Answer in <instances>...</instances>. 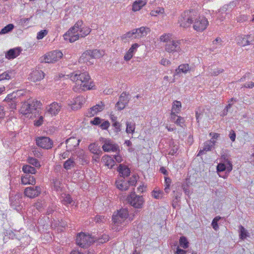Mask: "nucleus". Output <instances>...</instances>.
I'll return each instance as SVG.
<instances>
[{"instance_id":"f257e3e1","label":"nucleus","mask_w":254,"mask_h":254,"mask_svg":"<svg viewBox=\"0 0 254 254\" xmlns=\"http://www.w3.org/2000/svg\"><path fill=\"white\" fill-rule=\"evenodd\" d=\"M82 20L77 21L74 26L71 27L64 35V39L70 43L75 42L80 38H84L88 35L91 31L88 27H82Z\"/></svg>"},{"instance_id":"f03ea898","label":"nucleus","mask_w":254,"mask_h":254,"mask_svg":"<svg viewBox=\"0 0 254 254\" xmlns=\"http://www.w3.org/2000/svg\"><path fill=\"white\" fill-rule=\"evenodd\" d=\"M70 78L72 81L75 82L76 85L73 87L74 91H85L91 89L93 87L91 79L87 72L73 73L71 74Z\"/></svg>"},{"instance_id":"7ed1b4c3","label":"nucleus","mask_w":254,"mask_h":254,"mask_svg":"<svg viewBox=\"0 0 254 254\" xmlns=\"http://www.w3.org/2000/svg\"><path fill=\"white\" fill-rule=\"evenodd\" d=\"M41 106L40 101L38 100H32L29 98L27 101L22 103L20 109V112L23 115L32 114L35 112L37 108Z\"/></svg>"},{"instance_id":"20e7f679","label":"nucleus","mask_w":254,"mask_h":254,"mask_svg":"<svg viewBox=\"0 0 254 254\" xmlns=\"http://www.w3.org/2000/svg\"><path fill=\"white\" fill-rule=\"evenodd\" d=\"M194 19V14L192 11H186L179 17L178 23L180 26L187 28L190 26Z\"/></svg>"},{"instance_id":"39448f33","label":"nucleus","mask_w":254,"mask_h":254,"mask_svg":"<svg viewBox=\"0 0 254 254\" xmlns=\"http://www.w3.org/2000/svg\"><path fill=\"white\" fill-rule=\"evenodd\" d=\"M97 240L96 238L81 232L76 237V243L81 248H86Z\"/></svg>"},{"instance_id":"423d86ee","label":"nucleus","mask_w":254,"mask_h":254,"mask_svg":"<svg viewBox=\"0 0 254 254\" xmlns=\"http://www.w3.org/2000/svg\"><path fill=\"white\" fill-rule=\"evenodd\" d=\"M63 54L60 51L55 50L50 52L41 58V62L52 63L57 62L63 57Z\"/></svg>"},{"instance_id":"0eeeda50","label":"nucleus","mask_w":254,"mask_h":254,"mask_svg":"<svg viewBox=\"0 0 254 254\" xmlns=\"http://www.w3.org/2000/svg\"><path fill=\"white\" fill-rule=\"evenodd\" d=\"M128 203L135 208H142L144 202L142 196L137 195L134 192H131L127 197Z\"/></svg>"},{"instance_id":"6e6552de","label":"nucleus","mask_w":254,"mask_h":254,"mask_svg":"<svg viewBox=\"0 0 254 254\" xmlns=\"http://www.w3.org/2000/svg\"><path fill=\"white\" fill-rule=\"evenodd\" d=\"M192 23H193V28L195 30L201 32L206 28L208 24V21L205 17L199 16L196 18L194 17Z\"/></svg>"},{"instance_id":"1a4fd4ad","label":"nucleus","mask_w":254,"mask_h":254,"mask_svg":"<svg viewBox=\"0 0 254 254\" xmlns=\"http://www.w3.org/2000/svg\"><path fill=\"white\" fill-rule=\"evenodd\" d=\"M181 42V40H172L171 42L166 44L165 46L166 51L170 53L180 52Z\"/></svg>"},{"instance_id":"9d476101","label":"nucleus","mask_w":254,"mask_h":254,"mask_svg":"<svg viewBox=\"0 0 254 254\" xmlns=\"http://www.w3.org/2000/svg\"><path fill=\"white\" fill-rule=\"evenodd\" d=\"M37 145L44 149H49L53 146V141L48 137L42 136L36 139Z\"/></svg>"},{"instance_id":"9b49d317","label":"nucleus","mask_w":254,"mask_h":254,"mask_svg":"<svg viewBox=\"0 0 254 254\" xmlns=\"http://www.w3.org/2000/svg\"><path fill=\"white\" fill-rule=\"evenodd\" d=\"M41 190L40 186L29 187L25 189L24 193L25 196L30 198H33L41 193Z\"/></svg>"},{"instance_id":"f8f14e48","label":"nucleus","mask_w":254,"mask_h":254,"mask_svg":"<svg viewBox=\"0 0 254 254\" xmlns=\"http://www.w3.org/2000/svg\"><path fill=\"white\" fill-rule=\"evenodd\" d=\"M129 100L128 94L124 92L121 94L119 100L117 103L116 107L119 110H122L127 105Z\"/></svg>"},{"instance_id":"ddd939ff","label":"nucleus","mask_w":254,"mask_h":254,"mask_svg":"<svg viewBox=\"0 0 254 254\" xmlns=\"http://www.w3.org/2000/svg\"><path fill=\"white\" fill-rule=\"evenodd\" d=\"M80 142V139H77L74 137H71L66 139L65 143L66 144V149L68 151H72L78 146Z\"/></svg>"},{"instance_id":"4468645a","label":"nucleus","mask_w":254,"mask_h":254,"mask_svg":"<svg viewBox=\"0 0 254 254\" xmlns=\"http://www.w3.org/2000/svg\"><path fill=\"white\" fill-rule=\"evenodd\" d=\"M62 107L61 103L54 102L51 104L47 108V111L52 115L55 116L57 115L61 111Z\"/></svg>"},{"instance_id":"2eb2a0df","label":"nucleus","mask_w":254,"mask_h":254,"mask_svg":"<svg viewBox=\"0 0 254 254\" xmlns=\"http://www.w3.org/2000/svg\"><path fill=\"white\" fill-rule=\"evenodd\" d=\"M102 148L105 152L117 151L119 150V146L117 144H114L110 140L106 139L104 141Z\"/></svg>"},{"instance_id":"dca6fc26","label":"nucleus","mask_w":254,"mask_h":254,"mask_svg":"<svg viewBox=\"0 0 254 254\" xmlns=\"http://www.w3.org/2000/svg\"><path fill=\"white\" fill-rule=\"evenodd\" d=\"M88 50L83 53L79 59V62L86 63L87 65H91L94 64V60L91 55L88 53Z\"/></svg>"},{"instance_id":"f3484780","label":"nucleus","mask_w":254,"mask_h":254,"mask_svg":"<svg viewBox=\"0 0 254 254\" xmlns=\"http://www.w3.org/2000/svg\"><path fill=\"white\" fill-rule=\"evenodd\" d=\"M215 140H209L205 142L204 147L202 149L199 150L197 156H200L205 154L207 151H210L214 147L215 144Z\"/></svg>"},{"instance_id":"a211bd4d","label":"nucleus","mask_w":254,"mask_h":254,"mask_svg":"<svg viewBox=\"0 0 254 254\" xmlns=\"http://www.w3.org/2000/svg\"><path fill=\"white\" fill-rule=\"evenodd\" d=\"M44 77V72L41 70H33L30 74L29 78L33 82H36L42 79Z\"/></svg>"},{"instance_id":"6ab92c4d","label":"nucleus","mask_w":254,"mask_h":254,"mask_svg":"<svg viewBox=\"0 0 254 254\" xmlns=\"http://www.w3.org/2000/svg\"><path fill=\"white\" fill-rule=\"evenodd\" d=\"M21 183L24 185H34L36 183L35 178L30 174H25L21 176Z\"/></svg>"},{"instance_id":"aec40b11","label":"nucleus","mask_w":254,"mask_h":254,"mask_svg":"<svg viewBox=\"0 0 254 254\" xmlns=\"http://www.w3.org/2000/svg\"><path fill=\"white\" fill-rule=\"evenodd\" d=\"M21 51L20 48L11 49L7 52L5 57L8 59H13L20 55Z\"/></svg>"},{"instance_id":"412c9836","label":"nucleus","mask_w":254,"mask_h":254,"mask_svg":"<svg viewBox=\"0 0 254 254\" xmlns=\"http://www.w3.org/2000/svg\"><path fill=\"white\" fill-rule=\"evenodd\" d=\"M138 47L139 45L137 43L133 44L124 56V60L126 61H129L133 57L134 53L136 51L137 48Z\"/></svg>"},{"instance_id":"4be33fe9","label":"nucleus","mask_w":254,"mask_h":254,"mask_svg":"<svg viewBox=\"0 0 254 254\" xmlns=\"http://www.w3.org/2000/svg\"><path fill=\"white\" fill-rule=\"evenodd\" d=\"M104 108V105L102 102L99 104L96 105L90 108V111L89 112V116H94L97 113L102 111Z\"/></svg>"},{"instance_id":"5701e85b","label":"nucleus","mask_w":254,"mask_h":254,"mask_svg":"<svg viewBox=\"0 0 254 254\" xmlns=\"http://www.w3.org/2000/svg\"><path fill=\"white\" fill-rule=\"evenodd\" d=\"M232 170V165L230 161H227V164L220 163L217 166V172H223L226 170L228 172H230Z\"/></svg>"},{"instance_id":"b1692460","label":"nucleus","mask_w":254,"mask_h":254,"mask_svg":"<svg viewBox=\"0 0 254 254\" xmlns=\"http://www.w3.org/2000/svg\"><path fill=\"white\" fill-rule=\"evenodd\" d=\"M137 38L145 37L150 32V28L147 27H141L139 28L135 29Z\"/></svg>"},{"instance_id":"393cba45","label":"nucleus","mask_w":254,"mask_h":254,"mask_svg":"<svg viewBox=\"0 0 254 254\" xmlns=\"http://www.w3.org/2000/svg\"><path fill=\"white\" fill-rule=\"evenodd\" d=\"M90 151L97 155V158L98 159L99 157L100 156L102 153V152L100 150L99 147L95 143H91L88 147Z\"/></svg>"},{"instance_id":"a878e982","label":"nucleus","mask_w":254,"mask_h":254,"mask_svg":"<svg viewBox=\"0 0 254 254\" xmlns=\"http://www.w3.org/2000/svg\"><path fill=\"white\" fill-rule=\"evenodd\" d=\"M116 184L117 188L121 190H127L129 187L127 181L124 180L117 181Z\"/></svg>"},{"instance_id":"bb28decb","label":"nucleus","mask_w":254,"mask_h":254,"mask_svg":"<svg viewBox=\"0 0 254 254\" xmlns=\"http://www.w3.org/2000/svg\"><path fill=\"white\" fill-rule=\"evenodd\" d=\"M147 3L146 1L142 0H138L135 1L132 4V10L133 11H137L139 10L143 6Z\"/></svg>"},{"instance_id":"cd10ccee","label":"nucleus","mask_w":254,"mask_h":254,"mask_svg":"<svg viewBox=\"0 0 254 254\" xmlns=\"http://www.w3.org/2000/svg\"><path fill=\"white\" fill-rule=\"evenodd\" d=\"M250 35L243 36H238L237 38L238 43L242 46H245L249 45L250 44V42L248 40V38L250 37Z\"/></svg>"},{"instance_id":"c85d7f7f","label":"nucleus","mask_w":254,"mask_h":254,"mask_svg":"<svg viewBox=\"0 0 254 254\" xmlns=\"http://www.w3.org/2000/svg\"><path fill=\"white\" fill-rule=\"evenodd\" d=\"M102 160L106 166H108L109 168H112L115 165L114 159L110 156L105 155L103 156Z\"/></svg>"},{"instance_id":"c756f323","label":"nucleus","mask_w":254,"mask_h":254,"mask_svg":"<svg viewBox=\"0 0 254 254\" xmlns=\"http://www.w3.org/2000/svg\"><path fill=\"white\" fill-rule=\"evenodd\" d=\"M84 101V98L82 96L76 97L74 100V102L71 105V109L72 110H77L81 108L82 102Z\"/></svg>"},{"instance_id":"7c9ffc66","label":"nucleus","mask_w":254,"mask_h":254,"mask_svg":"<svg viewBox=\"0 0 254 254\" xmlns=\"http://www.w3.org/2000/svg\"><path fill=\"white\" fill-rule=\"evenodd\" d=\"M118 171L120 174H121L124 178L127 177L129 175L130 171L128 168L125 166H123L122 164H120Z\"/></svg>"},{"instance_id":"2f4dec72","label":"nucleus","mask_w":254,"mask_h":254,"mask_svg":"<svg viewBox=\"0 0 254 254\" xmlns=\"http://www.w3.org/2000/svg\"><path fill=\"white\" fill-rule=\"evenodd\" d=\"M88 53L92 56L93 60L101 58L104 55V52L100 50L95 49L93 50H88Z\"/></svg>"},{"instance_id":"473e14b6","label":"nucleus","mask_w":254,"mask_h":254,"mask_svg":"<svg viewBox=\"0 0 254 254\" xmlns=\"http://www.w3.org/2000/svg\"><path fill=\"white\" fill-rule=\"evenodd\" d=\"M61 200L63 204L65 205H68V204H71L73 202L72 198L69 194H63L62 195Z\"/></svg>"},{"instance_id":"72a5a7b5","label":"nucleus","mask_w":254,"mask_h":254,"mask_svg":"<svg viewBox=\"0 0 254 254\" xmlns=\"http://www.w3.org/2000/svg\"><path fill=\"white\" fill-rule=\"evenodd\" d=\"M239 232L240 239L242 240L246 239L247 237L249 236L247 230L242 225L239 226Z\"/></svg>"},{"instance_id":"f704fd0d","label":"nucleus","mask_w":254,"mask_h":254,"mask_svg":"<svg viewBox=\"0 0 254 254\" xmlns=\"http://www.w3.org/2000/svg\"><path fill=\"white\" fill-rule=\"evenodd\" d=\"M22 171L25 174H34L36 171L34 167H32L29 165H24L22 167Z\"/></svg>"},{"instance_id":"c9c22d12","label":"nucleus","mask_w":254,"mask_h":254,"mask_svg":"<svg viewBox=\"0 0 254 254\" xmlns=\"http://www.w3.org/2000/svg\"><path fill=\"white\" fill-rule=\"evenodd\" d=\"M190 69V66L188 64H182L176 69V72L177 74H179L181 72L186 73Z\"/></svg>"},{"instance_id":"e433bc0d","label":"nucleus","mask_w":254,"mask_h":254,"mask_svg":"<svg viewBox=\"0 0 254 254\" xmlns=\"http://www.w3.org/2000/svg\"><path fill=\"white\" fill-rule=\"evenodd\" d=\"M136 33L135 29L132 30L131 31H129L127 33L124 34L121 37L122 40L124 41L129 38H137Z\"/></svg>"},{"instance_id":"4c0bfd02","label":"nucleus","mask_w":254,"mask_h":254,"mask_svg":"<svg viewBox=\"0 0 254 254\" xmlns=\"http://www.w3.org/2000/svg\"><path fill=\"white\" fill-rule=\"evenodd\" d=\"M14 73L13 71L8 70L0 74V81L2 80H8L13 76Z\"/></svg>"},{"instance_id":"58836bf2","label":"nucleus","mask_w":254,"mask_h":254,"mask_svg":"<svg viewBox=\"0 0 254 254\" xmlns=\"http://www.w3.org/2000/svg\"><path fill=\"white\" fill-rule=\"evenodd\" d=\"M75 165V163L73 158H70L64 162V168L66 170L71 169L72 167H74Z\"/></svg>"},{"instance_id":"ea45409f","label":"nucleus","mask_w":254,"mask_h":254,"mask_svg":"<svg viewBox=\"0 0 254 254\" xmlns=\"http://www.w3.org/2000/svg\"><path fill=\"white\" fill-rule=\"evenodd\" d=\"M127 128L126 131L127 133L133 134L135 131V123L133 122H126Z\"/></svg>"},{"instance_id":"a19ab883","label":"nucleus","mask_w":254,"mask_h":254,"mask_svg":"<svg viewBox=\"0 0 254 254\" xmlns=\"http://www.w3.org/2000/svg\"><path fill=\"white\" fill-rule=\"evenodd\" d=\"M22 194L17 193L14 196H10L9 199L11 201V205H16L19 203V199L21 198Z\"/></svg>"},{"instance_id":"79ce46f5","label":"nucleus","mask_w":254,"mask_h":254,"mask_svg":"<svg viewBox=\"0 0 254 254\" xmlns=\"http://www.w3.org/2000/svg\"><path fill=\"white\" fill-rule=\"evenodd\" d=\"M182 104L180 101H175L173 102L172 108V112L179 113L181 110Z\"/></svg>"},{"instance_id":"37998d69","label":"nucleus","mask_w":254,"mask_h":254,"mask_svg":"<svg viewBox=\"0 0 254 254\" xmlns=\"http://www.w3.org/2000/svg\"><path fill=\"white\" fill-rule=\"evenodd\" d=\"M112 220L114 225L117 226L123 224L125 221V219H122L120 216H118L117 215H114L113 216Z\"/></svg>"},{"instance_id":"c03bdc74","label":"nucleus","mask_w":254,"mask_h":254,"mask_svg":"<svg viewBox=\"0 0 254 254\" xmlns=\"http://www.w3.org/2000/svg\"><path fill=\"white\" fill-rule=\"evenodd\" d=\"M160 40L161 42L166 43V44L171 42L172 40V34L170 33H165L161 35L160 37Z\"/></svg>"},{"instance_id":"a18cd8bd","label":"nucleus","mask_w":254,"mask_h":254,"mask_svg":"<svg viewBox=\"0 0 254 254\" xmlns=\"http://www.w3.org/2000/svg\"><path fill=\"white\" fill-rule=\"evenodd\" d=\"M14 27L13 24H9L3 28L0 31V35L5 34L11 31Z\"/></svg>"},{"instance_id":"49530a36","label":"nucleus","mask_w":254,"mask_h":254,"mask_svg":"<svg viewBox=\"0 0 254 254\" xmlns=\"http://www.w3.org/2000/svg\"><path fill=\"white\" fill-rule=\"evenodd\" d=\"M117 215L120 216L122 219L126 220L128 216V211L127 209L124 208L119 211Z\"/></svg>"},{"instance_id":"de8ad7c7","label":"nucleus","mask_w":254,"mask_h":254,"mask_svg":"<svg viewBox=\"0 0 254 254\" xmlns=\"http://www.w3.org/2000/svg\"><path fill=\"white\" fill-rule=\"evenodd\" d=\"M179 243L180 246L184 249H187L189 247V242L187 239L184 236H182L180 238Z\"/></svg>"},{"instance_id":"09e8293b","label":"nucleus","mask_w":254,"mask_h":254,"mask_svg":"<svg viewBox=\"0 0 254 254\" xmlns=\"http://www.w3.org/2000/svg\"><path fill=\"white\" fill-rule=\"evenodd\" d=\"M27 162L31 165H33L35 167L39 168L40 167V164L38 160L33 157H28L27 159Z\"/></svg>"},{"instance_id":"8fccbe9b","label":"nucleus","mask_w":254,"mask_h":254,"mask_svg":"<svg viewBox=\"0 0 254 254\" xmlns=\"http://www.w3.org/2000/svg\"><path fill=\"white\" fill-rule=\"evenodd\" d=\"M16 93L13 92L11 94H8L4 101L8 103L16 101Z\"/></svg>"},{"instance_id":"3c124183","label":"nucleus","mask_w":254,"mask_h":254,"mask_svg":"<svg viewBox=\"0 0 254 254\" xmlns=\"http://www.w3.org/2000/svg\"><path fill=\"white\" fill-rule=\"evenodd\" d=\"M171 183V180L169 178L165 177V188L164 190L166 193H168L170 190V186Z\"/></svg>"},{"instance_id":"603ef678","label":"nucleus","mask_w":254,"mask_h":254,"mask_svg":"<svg viewBox=\"0 0 254 254\" xmlns=\"http://www.w3.org/2000/svg\"><path fill=\"white\" fill-rule=\"evenodd\" d=\"M220 219L221 217L220 216H216L212 220L211 225L215 230H217L219 229L218 222Z\"/></svg>"},{"instance_id":"864d4df0","label":"nucleus","mask_w":254,"mask_h":254,"mask_svg":"<svg viewBox=\"0 0 254 254\" xmlns=\"http://www.w3.org/2000/svg\"><path fill=\"white\" fill-rule=\"evenodd\" d=\"M138 179V175H133L130 178L129 180L127 181L128 183L129 186H134L135 185L137 180Z\"/></svg>"},{"instance_id":"5fc2aeb1","label":"nucleus","mask_w":254,"mask_h":254,"mask_svg":"<svg viewBox=\"0 0 254 254\" xmlns=\"http://www.w3.org/2000/svg\"><path fill=\"white\" fill-rule=\"evenodd\" d=\"M163 193L162 191L153 190L152 195L156 199H161L163 197Z\"/></svg>"},{"instance_id":"6e6d98bb","label":"nucleus","mask_w":254,"mask_h":254,"mask_svg":"<svg viewBox=\"0 0 254 254\" xmlns=\"http://www.w3.org/2000/svg\"><path fill=\"white\" fill-rule=\"evenodd\" d=\"M164 12V9L162 7H158L155 10H152L150 12V15L152 16H156L158 14L163 13Z\"/></svg>"},{"instance_id":"4d7b16f0","label":"nucleus","mask_w":254,"mask_h":254,"mask_svg":"<svg viewBox=\"0 0 254 254\" xmlns=\"http://www.w3.org/2000/svg\"><path fill=\"white\" fill-rule=\"evenodd\" d=\"M48 31L46 30H43L39 32L37 35V39L38 40L43 39L47 34Z\"/></svg>"},{"instance_id":"13d9d810","label":"nucleus","mask_w":254,"mask_h":254,"mask_svg":"<svg viewBox=\"0 0 254 254\" xmlns=\"http://www.w3.org/2000/svg\"><path fill=\"white\" fill-rule=\"evenodd\" d=\"M185 119L183 117L177 118V120L175 122V124L181 127H183L185 124Z\"/></svg>"},{"instance_id":"bf43d9fd","label":"nucleus","mask_w":254,"mask_h":254,"mask_svg":"<svg viewBox=\"0 0 254 254\" xmlns=\"http://www.w3.org/2000/svg\"><path fill=\"white\" fill-rule=\"evenodd\" d=\"M229 5H227V4H225L222 7H221L220 9L219 12L221 14H223V13L227 14L230 12V11H229Z\"/></svg>"},{"instance_id":"052dcab7","label":"nucleus","mask_w":254,"mask_h":254,"mask_svg":"<svg viewBox=\"0 0 254 254\" xmlns=\"http://www.w3.org/2000/svg\"><path fill=\"white\" fill-rule=\"evenodd\" d=\"M113 126L114 127V131L118 133L121 131V125L118 122H115L113 123Z\"/></svg>"},{"instance_id":"680f3d73","label":"nucleus","mask_w":254,"mask_h":254,"mask_svg":"<svg viewBox=\"0 0 254 254\" xmlns=\"http://www.w3.org/2000/svg\"><path fill=\"white\" fill-rule=\"evenodd\" d=\"M53 184L55 189L58 191L61 189V182L58 180L56 179L53 180Z\"/></svg>"},{"instance_id":"e2e57ef3","label":"nucleus","mask_w":254,"mask_h":254,"mask_svg":"<svg viewBox=\"0 0 254 254\" xmlns=\"http://www.w3.org/2000/svg\"><path fill=\"white\" fill-rule=\"evenodd\" d=\"M224 71V69L222 68L220 69H217L215 70H214L213 71L210 72L209 73V74L211 76H216L218 75L219 74L222 73Z\"/></svg>"},{"instance_id":"0e129e2a","label":"nucleus","mask_w":254,"mask_h":254,"mask_svg":"<svg viewBox=\"0 0 254 254\" xmlns=\"http://www.w3.org/2000/svg\"><path fill=\"white\" fill-rule=\"evenodd\" d=\"M109 239V237L107 235H103L102 238L98 239L99 243H104L107 242Z\"/></svg>"},{"instance_id":"69168bd1","label":"nucleus","mask_w":254,"mask_h":254,"mask_svg":"<svg viewBox=\"0 0 254 254\" xmlns=\"http://www.w3.org/2000/svg\"><path fill=\"white\" fill-rule=\"evenodd\" d=\"M176 113L175 112H172L171 114L170 121L174 123L177 120V118L181 117L180 116L177 115Z\"/></svg>"},{"instance_id":"338daca9","label":"nucleus","mask_w":254,"mask_h":254,"mask_svg":"<svg viewBox=\"0 0 254 254\" xmlns=\"http://www.w3.org/2000/svg\"><path fill=\"white\" fill-rule=\"evenodd\" d=\"M43 122V116H40L38 120H35L34 121V125L37 127L40 126Z\"/></svg>"},{"instance_id":"774afa93","label":"nucleus","mask_w":254,"mask_h":254,"mask_svg":"<svg viewBox=\"0 0 254 254\" xmlns=\"http://www.w3.org/2000/svg\"><path fill=\"white\" fill-rule=\"evenodd\" d=\"M178 150V147L176 145H174L170 150L169 154L171 155H174L176 154Z\"/></svg>"}]
</instances>
